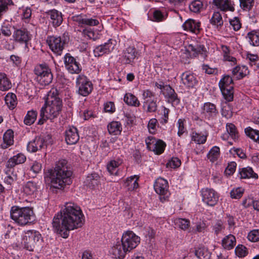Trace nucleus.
Instances as JSON below:
<instances>
[{
  "label": "nucleus",
  "instance_id": "37998d69",
  "mask_svg": "<svg viewBox=\"0 0 259 259\" xmlns=\"http://www.w3.org/2000/svg\"><path fill=\"white\" fill-rule=\"evenodd\" d=\"M203 8V3L200 0H194L189 5V9L194 13H199Z\"/></svg>",
  "mask_w": 259,
  "mask_h": 259
},
{
  "label": "nucleus",
  "instance_id": "13d9d810",
  "mask_svg": "<svg viewBox=\"0 0 259 259\" xmlns=\"http://www.w3.org/2000/svg\"><path fill=\"white\" fill-rule=\"evenodd\" d=\"M247 238L252 242L259 241V229L251 231L248 234Z\"/></svg>",
  "mask_w": 259,
  "mask_h": 259
},
{
  "label": "nucleus",
  "instance_id": "f704fd0d",
  "mask_svg": "<svg viewBox=\"0 0 259 259\" xmlns=\"http://www.w3.org/2000/svg\"><path fill=\"white\" fill-rule=\"evenodd\" d=\"M247 37L248 38L251 45L255 47L259 46V30H253L248 32Z\"/></svg>",
  "mask_w": 259,
  "mask_h": 259
},
{
  "label": "nucleus",
  "instance_id": "58836bf2",
  "mask_svg": "<svg viewBox=\"0 0 259 259\" xmlns=\"http://www.w3.org/2000/svg\"><path fill=\"white\" fill-rule=\"evenodd\" d=\"M37 187L36 184L32 181L28 182L23 188V191L25 194L28 195L33 194L36 190Z\"/></svg>",
  "mask_w": 259,
  "mask_h": 259
},
{
  "label": "nucleus",
  "instance_id": "a878e982",
  "mask_svg": "<svg viewBox=\"0 0 259 259\" xmlns=\"http://www.w3.org/2000/svg\"><path fill=\"white\" fill-rule=\"evenodd\" d=\"M122 163V160L120 159L111 160L107 164V169L110 175L117 176L118 167Z\"/></svg>",
  "mask_w": 259,
  "mask_h": 259
},
{
  "label": "nucleus",
  "instance_id": "6e6552de",
  "mask_svg": "<svg viewBox=\"0 0 259 259\" xmlns=\"http://www.w3.org/2000/svg\"><path fill=\"white\" fill-rule=\"evenodd\" d=\"M76 87L78 94L83 97L88 96L93 90V84L84 75H79L76 78Z\"/></svg>",
  "mask_w": 259,
  "mask_h": 259
},
{
  "label": "nucleus",
  "instance_id": "864d4df0",
  "mask_svg": "<svg viewBox=\"0 0 259 259\" xmlns=\"http://www.w3.org/2000/svg\"><path fill=\"white\" fill-rule=\"evenodd\" d=\"M244 189L241 187H238L232 190L230 192V196L232 199H240L243 195Z\"/></svg>",
  "mask_w": 259,
  "mask_h": 259
},
{
  "label": "nucleus",
  "instance_id": "b1692460",
  "mask_svg": "<svg viewBox=\"0 0 259 259\" xmlns=\"http://www.w3.org/2000/svg\"><path fill=\"white\" fill-rule=\"evenodd\" d=\"M136 49L133 47H129L123 52L121 61L124 64H130L133 62L137 55Z\"/></svg>",
  "mask_w": 259,
  "mask_h": 259
},
{
  "label": "nucleus",
  "instance_id": "ea45409f",
  "mask_svg": "<svg viewBox=\"0 0 259 259\" xmlns=\"http://www.w3.org/2000/svg\"><path fill=\"white\" fill-rule=\"evenodd\" d=\"M175 224L183 230H187L190 227V221L188 219L177 218L174 221Z\"/></svg>",
  "mask_w": 259,
  "mask_h": 259
},
{
  "label": "nucleus",
  "instance_id": "4d7b16f0",
  "mask_svg": "<svg viewBox=\"0 0 259 259\" xmlns=\"http://www.w3.org/2000/svg\"><path fill=\"white\" fill-rule=\"evenodd\" d=\"M142 99L143 100V105H145L146 103H148V102H150V101L153 100L154 97L150 91L147 90L143 91Z\"/></svg>",
  "mask_w": 259,
  "mask_h": 259
},
{
  "label": "nucleus",
  "instance_id": "72a5a7b5",
  "mask_svg": "<svg viewBox=\"0 0 259 259\" xmlns=\"http://www.w3.org/2000/svg\"><path fill=\"white\" fill-rule=\"evenodd\" d=\"M124 102L130 106L139 107L140 103L138 98L131 93H126L124 97Z\"/></svg>",
  "mask_w": 259,
  "mask_h": 259
},
{
  "label": "nucleus",
  "instance_id": "e433bc0d",
  "mask_svg": "<svg viewBox=\"0 0 259 259\" xmlns=\"http://www.w3.org/2000/svg\"><path fill=\"white\" fill-rule=\"evenodd\" d=\"M233 81L232 78L228 75H225L219 81V85L221 89L228 88L229 87H233L232 84Z\"/></svg>",
  "mask_w": 259,
  "mask_h": 259
},
{
  "label": "nucleus",
  "instance_id": "0e129e2a",
  "mask_svg": "<svg viewBox=\"0 0 259 259\" xmlns=\"http://www.w3.org/2000/svg\"><path fill=\"white\" fill-rule=\"evenodd\" d=\"M163 199H167L170 195L169 191H168V182L166 180L163 178Z\"/></svg>",
  "mask_w": 259,
  "mask_h": 259
},
{
  "label": "nucleus",
  "instance_id": "4c0bfd02",
  "mask_svg": "<svg viewBox=\"0 0 259 259\" xmlns=\"http://www.w3.org/2000/svg\"><path fill=\"white\" fill-rule=\"evenodd\" d=\"M210 23L218 28L223 26L224 22L221 14L219 12H215L210 19Z\"/></svg>",
  "mask_w": 259,
  "mask_h": 259
},
{
  "label": "nucleus",
  "instance_id": "f03ea898",
  "mask_svg": "<svg viewBox=\"0 0 259 259\" xmlns=\"http://www.w3.org/2000/svg\"><path fill=\"white\" fill-rule=\"evenodd\" d=\"M62 100L56 88H52L48 93L45 103L40 110L38 124L41 125L47 120L53 121L61 112Z\"/></svg>",
  "mask_w": 259,
  "mask_h": 259
},
{
  "label": "nucleus",
  "instance_id": "6ab92c4d",
  "mask_svg": "<svg viewBox=\"0 0 259 259\" xmlns=\"http://www.w3.org/2000/svg\"><path fill=\"white\" fill-rule=\"evenodd\" d=\"M147 148L153 151L156 154L159 155L162 153V140H156L153 137H148L145 140Z\"/></svg>",
  "mask_w": 259,
  "mask_h": 259
},
{
  "label": "nucleus",
  "instance_id": "f8f14e48",
  "mask_svg": "<svg viewBox=\"0 0 259 259\" xmlns=\"http://www.w3.org/2000/svg\"><path fill=\"white\" fill-rule=\"evenodd\" d=\"M65 68L71 74H79L81 71V67L75 58L67 53L64 57Z\"/></svg>",
  "mask_w": 259,
  "mask_h": 259
},
{
  "label": "nucleus",
  "instance_id": "412c9836",
  "mask_svg": "<svg viewBox=\"0 0 259 259\" xmlns=\"http://www.w3.org/2000/svg\"><path fill=\"white\" fill-rule=\"evenodd\" d=\"M79 137L77 128L74 126L70 127L65 132V141L67 144H76L79 140Z\"/></svg>",
  "mask_w": 259,
  "mask_h": 259
},
{
  "label": "nucleus",
  "instance_id": "69168bd1",
  "mask_svg": "<svg viewBox=\"0 0 259 259\" xmlns=\"http://www.w3.org/2000/svg\"><path fill=\"white\" fill-rule=\"evenodd\" d=\"M229 22L230 25L235 31H238L240 29L241 24L238 18L235 17L233 19H231Z\"/></svg>",
  "mask_w": 259,
  "mask_h": 259
},
{
  "label": "nucleus",
  "instance_id": "f3484780",
  "mask_svg": "<svg viewBox=\"0 0 259 259\" xmlns=\"http://www.w3.org/2000/svg\"><path fill=\"white\" fill-rule=\"evenodd\" d=\"M14 40L20 44H27L30 39L31 36L29 31L25 28L17 29L13 34Z\"/></svg>",
  "mask_w": 259,
  "mask_h": 259
},
{
  "label": "nucleus",
  "instance_id": "603ef678",
  "mask_svg": "<svg viewBox=\"0 0 259 259\" xmlns=\"http://www.w3.org/2000/svg\"><path fill=\"white\" fill-rule=\"evenodd\" d=\"M154 188L156 193L159 194V198L162 200V178H158L154 184Z\"/></svg>",
  "mask_w": 259,
  "mask_h": 259
},
{
  "label": "nucleus",
  "instance_id": "423d86ee",
  "mask_svg": "<svg viewBox=\"0 0 259 259\" xmlns=\"http://www.w3.org/2000/svg\"><path fill=\"white\" fill-rule=\"evenodd\" d=\"M35 79L41 85L49 84L53 80V74L49 66L46 64L36 65L34 69Z\"/></svg>",
  "mask_w": 259,
  "mask_h": 259
},
{
  "label": "nucleus",
  "instance_id": "0eeeda50",
  "mask_svg": "<svg viewBox=\"0 0 259 259\" xmlns=\"http://www.w3.org/2000/svg\"><path fill=\"white\" fill-rule=\"evenodd\" d=\"M219 115L216 105L210 102H205L201 108L200 116L208 121L214 120Z\"/></svg>",
  "mask_w": 259,
  "mask_h": 259
},
{
  "label": "nucleus",
  "instance_id": "aec40b11",
  "mask_svg": "<svg viewBox=\"0 0 259 259\" xmlns=\"http://www.w3.org/2000/svg\"><path fill=\"white\" fill-rule=\"evenodd\" d=\"M128 252L121 242H118L110 250V253L114 259H123L125 254Z\"/></svg>",
  "mask_w": 259,
  "mask_h": 259
},
{
  "label": "nucleus",
  "instance_id": "7c9ffc66",
  "mask_svg": "<svg viewBox=\"0 0 259 259\" xmlns=\"http://www.w3.org/2000/svg\"><path fill=\"white\" fill-rule=\"evenodd\" d=\"M48 14L50 16L54 26L58 27L61 24L63 18L61 13L57 10H53L50 11Z\"/></svg>",
  "mask_w": 259,
  "mask_h": 259
},
{
  "label": "nucleus",
  "instance_id": "393cba45",
  "mask_svg": "<svg viewBox=\"0 0 259 259\" xmlns=\"http://www.w3.org/2000/svg\"><path fill=\"white\" fill-rule=\"evenodd\" d=\"M44 146V141L41 137H35L29 142L27 145V150L31 152H35L40 150Z\"/></svg>",
  "mask_w": 259,
  "mask_h": 259
},
{
  "label": "nucleus",
  "instance_id": "5fc2aeb1",
  "mask_svg": "<svg viewBox=\"0 0 259 259\" xmlns=\"http://www.w3.org/2000/svg\"><path fill=\"white\" fill-rule=\"evenodd\" d=\"M195 254L199 259H209L210 257L209 253L204 248H199L196 249Z\"/></svg>",
  "mask_w": 259,
  "mask_h": 259
},
{
  "label": "nucleus",
  "instance_id": "7ed1b4c3",
  "mask_svg": "<svg viewBox=\"0 0 259 259\" xmlns=\"http://www.w3.org/2000/svg\"><path fill=\"white\" fill-rule=\"evenodd\" d=\"M72 172L68 167L67 160H59L56 162L54 169L50 170L49 175L47 178L50 183V189L53 191L54 189L61 190L66 185H70L72 183Z\"/></svg>",
  "mask_w": 259,
  "mask_h": 259
},
{
  "label": "nucleus",
  "instance_id": "f257e3e1",
  "mask_svg": "<svg viewBox=\"0 0 259 259\" xmlns=\"http://www.w3.org/2000/svg\"><path fill=\"white\" fill-rule=\"evenodd\" d=\"M84 222L83 214L80 207L74 203L68 202L54 216L52 225L58 234L67 238L70 231L81 227Z\"/></svg>",
  "mask_w": 259,
  "mask_h": 259
},
{
  "label": "nucleus",
  "instance_id": "cd10ccee",
  "mask_svg": "<svg viewBox=\"0 0 259 259\" xmlns=\"http://www.w3.org/2000/svg\"><path fill=\"white\" fill-rule=\"evenodd\" d=\"M222 246L225 249L231 250L236 245V238L232 234L226 236L222 241Z\"/></svg>",
  "mask_w": 259,
  "mask_h": 259
},
{
  "label": "nucleus",
  "instance_id": "c03bdc74",
  "mask_svg": "<svg viewBox=\"0 0 259 259\" xmlns=\"http://www.w3.org/2000/svg\"><path fill=\"white\" fill-rule=\"evenodd\" d=\"M138 179L139 178L137 177L136 176H131L126 179L125 183L126 184V186H131V187H129V189L135 190L138 187Z\"/></svg>",
  "mask_w": 259,
  "mask_h": 259
},
{
  "label": "nucleus",
  "instance_id": "dca6fc26",
  "mask_svg": "<svg viewBox=\"0 0 259 259\" xmlns=\"http://www.w3.org/2000/svg\"><path fill=\"white\" fill-rule=\"evenodd\" d=\"M115 41L110 39L103 45L98 46L94 50V54L96 57H100L105 54H108L113 50L115 46Z\"/></svg>",
  "mask_w": 259,
  "mask_h": 259
},
{
  "label": "nucleus",
  "instance_id": "1a4fd4ad",
  "mask_svg": "<svg viewBox=\"0 0 259 259\" xmlns=\"http://www.w3.org/2000/svg\"><path fill=\"white\" fill-rule=\"evenodd\" d=\"M140 242V237L132 231L123 233L121 239V242L128 252L136 248Z\"/></svg>",
  "mask_w": 259,
  "mask_h": 259
},
{
  "label": "nucleus",
  "instance_id": "4468645a",
  "mask_svg": "<svg viewBox=\"0 0 259 259\" xmlns=\"http://www.w3.org/2000/svg\"><path fill=\"white\" fill-rule=\"evenodd\" d=\"M163 95L166 100L170 103L173 106H177L180 103L177 94L169 85H163Z\"/></svg>",
  "mask_w": 259,
  "mask_h": 259
},
{
  "label": "nucleus",
  "instance_id": "79ce46f5",
  "mask_svg": "<svg viewBox=\"0 0 259 259\" xmlns=\"http://www.w3.org/2000/svg\"><path fill=\"white\" fill-rule=\"evenodd\" d=\"M225 99L228 102L232 101L234 98V88L229 87L227 89H221Z\"/></svg>",
  "mask_w": 259,
  "mask_h": 259
},
{
  "label": "nucleus",
  "instance_id": "ddd939ff",
  "mask_svg": "<svg viewBox=\"0 0 259 259\" xmlns=\"http://www.w3.org/2000/svg\"><path fill=\"white\" fill-rule=\"evenodd\" d=\"M202 201L209 206H214L219 200V195L213 189L203 188L201 191Z\"/></svg>",
  "mask_w": 259,
  "mask_h": 259
},
{
  "label": "nucleus",
  "instance_id": "8fccbe9b",
  "mask_svg": "<svg viewBox=\"0 0 259 259\" xmlns=\"http://www.w3.org/2000/svg\"><path fill=\"white\" fill-rule=\"evenodd\" d=\"M207 139V136L201 135L195 132H193L192 134V140L198 144H204Z\"/></svg>",
  "mask_w": 259,
  "mask_h": 259
},
{
  "label": "nucleus",
  "instance_id": "6e6d98bb",
  "mask_svg": "<svg viewBox=\"0 0 259 259\" xmlns=\"http://www.w3.org/2000/svg\"><path fill=\"white\" fill-rule=\"evenodd\" d=\"M235 251L236 254L240 257H244L248 253L247 248L243 245H238L236 247Z\"/></svg>",
  "mask_w": 259,
  "mask_h": 259
},
{
  "label": "nucleus",
  "instance_id": "c756f323",
  "mask_svg": "<svg viewBox=\"0 0 259 259\" xmlns=\"http://www.w3.org/2000/svg\"><path fill=\"white\" fill-rule=\"evenodd\" d=\"M239 175L240 179L254 178L257 179L258 178L257 174L254 172L252 168L250 167L240 169Z\"/></svg>",
  "mask_w": 259,
  "mask_h": 259
},
{
  "label": "nucleus",
  "instance_id": "2f4dec72",
  "mask_svg": "<svg viewBox=\"0 0 259 259\" xmlns=\"http://www.w3.org/2000/svg\"><path fill=\"white\" fill-rule=\"evenodd\" d=\"M109 133L113 135H119L122 131V126L118 121L111 122L107 126Z\"/></svg>",
  "mask_w": 259,
  "mask_h": 259
},
{
  "label": "nucleus",
  "instance_id": "a18cd8bd",
  "mask_svg": "<svg viewBox=\"0 0 259 259\" xmlns=\"http://www.w3.org/2000/svg\"><path fill=\"white\" fill-rule=\"evenodd\" d=\"M220 156V148L219 147H213L207 154L208 158L212 162L218 159Z\"/></svg>",
  "mask_w": 259,
  "mask_h": 259
},
{
  "label": "nucleus",
  "instance_id": "09e8293b",
  "mask_svg": "<svg viewBox=\"0 0 259 259\" xmlns=\"http://www.w3.org/2000/svg\"><path fill=\"white\" fill-rule=\"evenodd\" d=\"M181 165V160L177 157H172L166 164V167L170 169H176Z\"/></svg>",
  "mask_w": 259,
  "mask_h": 259
},
{
  "label": "nucleus",
  "instance_id": "680f3d73",
  "mask_svg": "<svg viewBox=\"0 0 259 259\" xmlns=\"http://www.w3.org/2000/svg\"><path fill=\"white\" fill-rule=\"evenodd\" d=\"M82 34L84 37H87L90 39H95L96 38V33L91 28L83 29L82 31Z\"/></svg>",
  "mask_w": 259,
  "mask_h": 259
},
{
  "label": "nucleus",
  "instance_id": "5701e85b",
  "mask_svg": "<svg viewBox=\"0 0 259 259\" xmlns=\"http://www.w3.org/2000/svg\"><path fill=\"white\" fill-rule=\"evenodd\" d=\"M183 27L185 30H189L195 34L200 32V22L193 19H188L183 24Z\"/></svg>",
  "mask_w": 259,
  "mask_h": 259
},
{
  "label": "nucleus",
  "instance_id": "2eb2a0df",
  "mask_svg": "<svg viewBox=\"0 0 259 259\" xmlns=\"http://www.w3.org/2000/svg\"><path fill=\"white\" fill-rule=\"evenodd\" d=\"M183 84L188 89L196 88L198 80L195 75L189 71L183 73L181 76Z\"/></svg>",
  "mask_w": 259,
  "mask_h": 259
},
{
  "label": "nucleus",
  "instance_id": "338daca9",
  "mask_svg": "<svg viewBox=\"0 0 259 259\" xmlns=\"http://www.w3.org/2000/svg\"><path fill=\"white\" fill-rule=\"evenodd\" d=\"M13 27L10 24L3 25L1 28V31L3 34L6 36H9L12 34V29Z\"/></svg>",
  "mask_w": 259,
  "mask_h": 259
},
{
  "label": "nucleus",
  "instance_id": "9d476101",
  "mask_svg": "<svg viewBox=\"0 0 259 259\" xmlns=\"http://www.w3.org/2000/svg\"><path fill=\"white\" fill-rule=\"evenodd\" d=\"M26 161L25 156L19 153L10 158L7 161L4 172L6 175H12L15 179H17V175L14 174V167L18 164L24 163Z\"/></svg>",
  "mask_w": 259,
  "mask_h": 259
},
{
  "label": "nucleus",
  "instance_id": "bb28decb",
  "mask_svg": "<svg viewBox=\"0 0 259 259\" xmlns=\"http://www.w3.org/2000/svg\"><path fill=\"white\" fill-rule=\"evenodd\" d=\"M100 182V177L98 174L94 173L88 176L85 181V184L91 189H94L97 187Z\"/></svg>",
  "mask_w": 259,
  "mask_h": 259
},
{
  "label": "nucleus",
  "instance_id": "39448f33",
  "mask_svg": "<svg viewBox=\"0 0 259 259\" xmlns=\"http://www.w3.org/2000/svg\"><path fill=\"white\" fill-rule=\"evenodd\" d=\"M42 241L43 238L38 231L30 230L25 232L22 244L25 249L33 251L41 245Z\"/></svg>",
  "mask_w": 259,
  "mask_h": 259
},
{
  "label": "nucleus",
  "instance_id": "a211bd4d",
  "mask_svg": "<svg viewBox=\"0 0 259 259\" xmlns=\"http://www.w3.org/2000/svg\"><path fill=\"white\" fill-rule=\"evenodd\" d=\"M186 51L192 54L193 57L198 55H201L203 58L207 56V51L204 46L196 42L189 44L187 47Z\"/></svg>",
  "mask_w": 259,
  "mask_h": 259
},
{
  "label": "nucleus",
  "instance_id": "bf43d9fd",
  "mask_svg": "<svg viewBox=\"0 0 259 259\" xmlns=\"http://www.w3.org/2000/svg\"><path fill=\"white\" fill-rule=\"evenodd\" d=\"M12 3L10 0H0V17L6 13L8 9V6Z\"/></svg>",
  "mask_w": 259,
  "mask_h": 259
},
{
  "label": "nucleus",
  "instance_id": "20e7f679",
  "mask_svg": "<svg viewBox=\"0 0 259 259\" xmlns=\"http://www.w3.org/2000/svg\"><path fill=\"white\" fill-rule=\"evenodd\" d=\"M10 214L11 219L20 226L30 224L34 220L33 211L29 207L14 206L11 208Z\"/></svg>",
  "mask_w": 259,
  "mask_h": 259
},
{
  "label": "nucleus",
  "instance_id": "774afa93",
  "mask_svg": "<svg viewBox=\"0 0 259 259\" xmlns=\"http://www.w3.org/2000/svg\"><path fill=\"white\" fill-rule=\"evenodd\" d=\"M184 120L182 119H179L178 121V135L179 137H181L182 135L186 131V128L184 125Z\"/></svg>",
  "mask_w": 259,
  "mask_h": 259
},
{
  "label": "nucleus",
  "instance_id": "de8ad7c7",
  "mask_svg": "<svg viewBox=\"0 0 259 259\" xmlns=\"http://www.w3.org/2000/svg\"><path fill=\"white\" fill-rule=\"evenodd\" d=\"M226 129L228 134L233 139L236 140L238 138V133L234 124L231 123H227L226 124Z\"/></svg>",
  "mask_w": 259,
  "mask_h": 259
},
{
  "label": "nucleus",
  "instance_id": "473e14b6",
  "mask_svg": "<svg viewBox=\"0 0 259 259\" xmlns=\"http://www.w3.org/2000/svg\"><path fill=\"white\" fill-rule=\"evenodd\" d=\"M12 87L10 79L5 73H0V90L3 91L9 90Z\"/></svg>",
  "mask_w": 259,
  "mask_h": 259
},
{
  "label": "nucleus",
  "instance_id": "052dcab7",
  "mask_svg": "<svg viewBox=\"0 0 259 259\" xmlns=\"http://www.w3.org/2000/svg\"><path fill=\"white\" fill-rule=\"evenodd\" d=\"M150 20L155 22H160L162 21V12L158 10H154L152 16L149 17Z\"/></svg>",
  "mask_w": 259,
  "mask_h": 259
},
{
  "label": "nucleus",
  "instance_id": "e2e57ef3",
  "mask_svg": "<svg viewBox=\"0 0 259 259\" xmlns=\"http://www.w3.org/2000/svg\"><path fill=\"white\" fill-rule=\"evenodd\" d=\"M143 107L145 109L147 108L146 110L148 112H154L156 110L157 105L154 99H153V100L148 102V103L143 105Z\"/></svg>",
  "mask_w": 259,
  "mask_h": 259
},
{
  "label": "nucleus",
  "instance_id": "3c124183",
  "mask_svg": "<svg viewBox=\"0 0 259 259\" xmlns=\"http://www.w3.org/2000/svg\"><path fill=\"white\" fill-rule=\"evenodd\" d=\"M246 135L254 141H257L259 139V131L253 130L250 127H248L245 129Z\"/></svg>",
  "mask_w": 259,
  "mask_h": 259
},
{
  "label": "nucleus",
  "instance_id": "c85d7f7f",
  "mask_svg": "<svg viewBox=\"0 0 259 259\" xmlns=\"http://www.w3.org/2000/svg\"><path fill=\"white\" fill-rule=\"evenodd\" d=\"M13 139V131L11 129L7 130L3 136L4 143L1 145L2 148L6 149L9 146L13 145L14 143Z\"/></svg>",
  "mask_w": 259,
  "mask_h": 259
},
{
  "label": "nucleus",
  "instance_id": "4be33fe9",
  "mask_svg": "<svg viewBox=\"0 0 259 259\" xmlns=\"http://www.w3.org/2000/svg\"><path fill=\"white\" fill-rule=\"evenodd\" d=\"M213 4L223 12H233L235 10L234 4L231 0H213Z\"/></svg>",
  "mask_w": 259,
  "mask_h": 259
},
{
  "label": "nucleus",
  "instance_id": "c9c22d12",
  "mask_svg": "<svg viewBox=\"0 0 259 259\" xmlns=\"http://www.w3.org/2000/svg\"><path fill=\"white\" fill-rule=\"evenodd\" d=\"M6 104L11 109H13L17 104V98L15 94L8 93L5 98Z\"/></svg>",
  "mask_w": 259,
  "mask_h": 259
},
{
  "label": "nucleus",
  "instance_id": "49530a36",
  "mask_svg": "<svg viewBox=\"0 0 259 259\" xmlns=\"http://www.w3.org/2000/svg\"><path fill=\"white\" fill-rule=\"evenodd\" d=\"M240 8L245 11H249L254 6V0H239Z\"/></svg>",
  "mask_w": 259,
  "mask_h": 259
},
{
  "label": "nucleus",
  "instance_id": "9b49d317",
  "mask_svg": "<svg viewBox=\"0 0 259 259\" xmlns=\"http://www.w3.org/2000/svg\"><path fill=\"white\" fill-rule=\"evenodd\" d=\"M47 42L52 52L60 55L64 48L65 41L60 36H51L48 37Z\"/></svg>",
  "mask_w": 259,
  "mask_h": 259
},
{
  "label": "nucleus",
  "instance_id": "a19ab883",
  "mask_svg": "<svg viewBox=\"0 0 259 259\" xmlns=\"http://www.w3.org/2000/svg\"><path fill=\"white\" fill-rule=\"evenodd\" d=\"M37 112L34 110L28 111L24 119V122L26 125H31L35 121L37 117Z\"/></svg>",
  "mask_w": 259,
  "mask_h": 259
}]
</instances>
